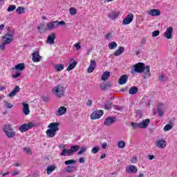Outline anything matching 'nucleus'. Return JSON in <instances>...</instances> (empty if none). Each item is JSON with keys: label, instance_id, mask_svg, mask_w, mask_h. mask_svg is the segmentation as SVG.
I'll return each instance as SVG.
<instances>
[{"label": "nucleus", "instance_id": "nucleus-20", "mask_svg": "<svg viewBox=\"0 0 177 177\" xmlns=\"http://www.w3.org/2000/svg\"><path fill=\"white\" fill-rule=\"evenodd\" d=\"M21 105L23 106V113L25 115H28L30 114V106L26 102H22Z\"/></svg>", "mask_w": 177, "mask_h": 177}, {"label": "nucleus", "instance_id": "nucleus-22", "mask_svg": "<svg viewBox=\"0 0 177 177\" xmlns=\"http://www.w3.org/2000/svg\"><path fill=\"white\" fill-rule=\"evenodd\" d=\"M95 68H96V61L95 60H91L90 66L87 69L88 73H93Z\"/></svg>", "mask_w": 177, "mask_h": 177}, {"label": "nucleus", "instance_id": "nucleus-19", "mask_svg": "<svg viewBox=\"0 0 177 177\" xmlns=\"http://www.w3.org/2000/svg\"><path fill=\"white\" fill-rule=\"evenodd\" d=\"M67 113V108L65 106H60L57 111L55 113L56 115L58 117H60L61 115H64V114H66Z\"/></svg>", "mask_w": 177, "mask_h": 177}, {"label": "nucleus", "instance_id": "nucleus-29", "mask_svg": "<svg viewBox=\"0 0 177 177\" xmlns=\"http://www.w3.org/2000/svg\"><path fill=\"white\" fill-rule=\"evenodd\" d=\"M24 68H25L24 63H20L17 66H15L13 68V70H16V71H23V70H24Z\"/></svg>", "mask_w": 177, "mask_h": 177}, {"label": "nucleus", "instance_id": "nucleus-17", "mask_svg": "<svg viewBox=\"0 0 177 177\" xmlns=\"http://www.w3.org/2000/svg\"><path fill=\"white\" fill-rule=\"evenodd\" d=\"M126 172H128V174H136L138 168L135 165H130L126 168Z\"/></svg>", "mask_w": 177, "mask_h": 177}, {"label": "nucleus", "instance_id": "nucleus-48", "mask_svg": "<svg viewBox=\"0 0 177 177\" xmlns=\"http://www.w3.org/2000/svg\"><path fill=\"white\" fill-rule=\"evenodd\" d=\"M131 126L134 129L136 128H140V123L131 122Z\"/></svg>", "mask_w": 177, "mask_h": 177}, {"label": "nucleus", "instance_id": "nucleus-23", "mask_svg": "<svg viewBox=\"0 0 177 177\" xmlns=\"http://www.w3.org/2000/svg\"><path fill=\"white\" fill-rule=\"evenodd\" d=\"M148 13L149 16H153V17H156V16H160V15H161V12L158 9H151Z\"/></svg>", "mask_w": 177, "mask_h": 177}, {"label": "nucleus", "instance_id": "nucleus-40", "mask_svg": "<svg viewBox=\"0 0 177 177\" xmlns=\"http://www.w3.org/2000/svg\"><path fill=\"white\" fill-rule=\"evenodd\" d=\"M14 10H16V5H10L7 8L8 12H13Z\"/></svg>", "mask_w": 177, "mask_h": 177}, {"label": "nucleus", "instance_id": "nucleus-55", "mask_svg": "<svg viewBox=\"0 0 177 177\" xmlns=\"http://www.w3.org/2000/svg\"><path fill=\"white\" fill-rule=\"evenodd\" d=\"M7 45L5 42L2 41V44H0V50H4L6 46Z\"/></svg>", "mask_w": 177, "mask_h": 177}, {"label": "nucleus", "instance_id": "nucleus-44", "mask_svg": "<svg viewBox=\"0 0 177 177\" xmlns=\"http://www.w3.org/2000/svg\"><path fill=\"white\" fill-rule=\"evenodd\" d=\"M69 12L71 15V16H74V15H77V9H75L74 8H71L69 9Z\"/></svg>", "mask_w": 177, "mask_h": 177}, {"label": "nucleus", "instance_id": "nucleus-14", "mask_svg": "<svg viewBox=\"0 0 177 177\" xmlns=\"http://www.w3.org/2000/svg\"><path fill=\"white\" fill-rule=\"evenodd\" d=\"M77 67V61L74 59V58H71L70 59V64L67 67V71H71V70H74Z\"/></svg>", "mask_w": 177, "mask_h": 177}, {"label": "nucleus", "instance_id": "nucleus-15", "mask_svg": "<svg viewBox=\"0 0 177 177\" xmlns=\"http://www.w3.org/2000/svg\"><path fill=\"white\" fill-rule=\"evenodd\" d=\"M118 16H120V12L118 11H113L109 12L107 15L109 19L111 20H115V19H118Z\"/></svg>", "mask_w": 177, "mask_h": 177}, {"label": "nucleus", "instance_id": "nucleus-30", "mask_svg": "<svg viewBox=\"0 0 177 177\" xmlns=\"http://www.w3.org/2000/svg\"><path fill=\"white\" fill-rule=\"evenodd\" d=\"M124 50H125V48L123 46L119 47V48L114 53L115 56H120V55L124 53Z\"/></svg>", "mask_w": 177, "mask_h": 177}, {"label": "nucleus", "instance_id": "nucleus-11", "mask_svg": "<svg viewBox=\"0 0 177 177\" xmlns=\"http://www.w3.org/2000/svg\"><path fill=\"white\" fill-rule=\"evenodd\" d=\"M13 41V34L7 33L3 36V42L6 44H9Z\"/></svg>", "mask_w": 177, "mask_h": 177}, {"label": "nucleus", "instance_id": "nucleus-6", "mask_svg": "<svg viewBox=\"0 0 177 177\" xmlns=\"http://www.w3.org/2000/svg\"><path fill=\"white\" fill-rule=\"evenodd\" d=\"M42 60V56L39 55V50H36L32 53V61L33 63H39Z\"/></svg>", "mask_w": 177, "mask_h": 177}, {"label": "nucleus", "instance_id": "nucleus-64", "mask_svg": "<svg viewBox=\"0 0 177 177\" xmlns=\"http://www.w3.org/2000/svg\"><path fill=\"white\" fill-rule=\"evenodd\" d=\"M3 28H5V25L4 24L0 25V31H2V30H3Z\"/></svg>", "mask_w": 177, "mask_h": 177}, {"label": "nucleus", "instance_id": "nucleus-52", "mask_svg": "<svg viewBox=\"0 0 177 177\" xmlns=\"http://www.w3.org/2000/svg\"><path fill=\"white\" fill-rule=\"evenodd\" d=\"M158 35H160V30H155L152 32V37H158Z\"/></svg>", "mask_w": 177, "mask_h": 177}, {"label": "nucleus", "instance_id": "nucleus-54", "mask_svg": "<svg viewBox=\"0 0 177 177\" xmlns=\"http://www.w3.org/2000/svg\"><path fill=\"white\" fill-rule=\"evenodd\" d=\"M66 25V22H64V21H57V27L58 28L59 26H64Z\"/></svg>", "mask_w": 177, "mask_h": 177}, {"label": "nucleus", "instance_id": "nucleus-43", "mask_svg": "<svg viewBox=\"0 0 177 177\" xmlns=\"http://www.w3.org/2000/svg\"><path fill=\"white\" fill-rule=\"evenodd\" d=\"M171 129H172V126L170 124H167L164 128H163V131H165V132H168V131H171Z\"/></svg>", "mask_w": 177, "mask_h": 177}, {"label": "nucleus", "instance_id": "nucleus-28", "mask_svg": "<svg viewBox=\"0 0 177 177\" xmlns=\"http://www.w3.org/2000/svg\"><path fill=\"white\" fill-rule=\"evenodd\" d=\"M56 168V165H48L46 169L47 175H50V174H52V172H53Z\"/></svg>", "mask_w": 177, "mask_h": 177}, {"label": "nucleus", "instance_id": "nucleus-16", "mask_svg": "<svg viewBox=\"0 0 177 177\" xmlns=\"http://www.w3.org/2000/svg\"><path fill=\"white\" fill-rule=\"evenodd\" d=\"M55 39H56V35L55 33H52L51 35L48 36L46 42L49 45H53L55 44Z\"/></svg>", "mask_w": 177, "mask_h": 177}, {"label": "nucleus", "instance_id": "nucleus-51", "mask_svg": "<svg viewBox=\"0 0 177 177\" xmlns=\"http://www.w3.org/2000/svg\"><path fill=\"white\" fill-rule=\"evenodd\" d=\"M105 38L108 40L111 39V38H113V32H109L108 34H106Z\"/></svg>", "mask_w": 177, "mask_h": 177}, {"label": "nucleus", "instance_id": "nucleus-27", "mask_svg": "<svg viewBox=\"0 0 177 177\" xmlns=\"http://www.w3.org/2000/svg\"><path fill=\"white\" fill-rule=\"evenodd\" d=\"M127 81H128V75H122L120 77L118 82L120 85H124V84H127Z\"/></svg>", "mask_w": 177, "mask_h": 177}, {"label": "nucleus", "instance_id": "nucleus-61", "mask_svg": "<svg viewBox=\"0 0 177 177\" xmlns=\"http://www.w3.org/2000/svg\"><path fill=\"white\" fill-rule=\"evenodd\" d=\"M107 147V143L104 142L102 144V149H106Z\"/></svg>", "mask_w": 177, "mask_h": 177}, {"label": "nucleus", "instance_id": "nucleus-18", "mask_svg": "<svg viewBox=\"0 0 177 177\" xmlns=\"http://www.w3.org/2000/svg\"><path fill=\"white\" fill-rule=\"evenodd\" d=\"M149 124H150V119H145L141 122H140V126L141 129H146L149 127Z\"/></svg>", "mask_w": 177, "mask_h": 177}, {"label": "nucleus", "instance_id": "nucleus-63", "mask_svg": "<svg viewBox=\"0 0 177 177\" xmlns=\"http://www.w3.org/2000/svg\"><path fill=\"white\" fill-rule=\"evenodd\" d=\"M5 89H6V87H5V86L0 85V91H5Z\"/></svg>", "mask_w": 177, "mask_h": 177}, {"label": "nucleus", "instance_id": "nucleus-46", "mask_svg": "<svg viewBox=\"0 0 177 177\" xmlns=\"http://www.w3.org/2000/svg\"><path fill=\"white\" fill-rule=\"evenodd\" d=\"M24 151H25V153H26V154H32V151L28 147H24Z\"/></svg>", "mask_w": 177, "mask_h": 177}, {"label": "nucleus", "instance_id": "nucleus-21", "mask_svg": "<svg viewBox=\"0 0 177 177\" xmlns=\"http://www.w3.org/2000/svg\"><path fill=\"white\" fill-rule=\"evenodd\" d=\"M156 146L158 149H165L167 147V142L164 140H158L156 141Z\"/></svg>", "mask_w": 177, "mask_h": 177}, {"label": "nucleus", "instance_id": "nucleus-13", "mask_svg": "<svg viewBox=\"0 0 177 177\" xmlns=\"http://www.w3.org/2000/svg\"><path fill=\"white\" fill-rule=\"evenodd\" d=\"M56 28H57V21L48 23L46 27V30H56Z\"/></svg>", "mask_w": 177, "mask_h": 177}, {"label": "nucleus", "instance_id": "nucleus-38", "mask_svg": "<svg viewBox=\"0 0 177 177\" xmlns=\"http://www.w3.org/2000/svg\"><path fill=\"white\" fill-rule=\"evenodd\" d=\"M118 147L119 149H124L125 147V141L120 140L118 142Z\"/></svg>", "mask_w": 177, "mask_h": 177}, {"label": "nucleus", "instance_id": "nucleus-3", "mask_svg": "<svg viewBox=\"0 0 177 177\" xmlns=\"http://www.w3.org/2000/svg\"><path fill=\"white\" fill-rule=\"evenodd\" d=\"M145 64L142 62H138V64L133 66L131 69V74H135L138 73L139 74H142V73L145 72Z\"/></svg>", "mask_w": 177, "mask_h": 177}, {"label": "nucleus", "instance_id": "nucleus-53", "mask_svg": "<svg viewBox=\"0 0 177 177\" xmlns=\"http://www.w3.org/2000/svg\"><path fill=\"white\" fill-rule=\"evenodd\" d=\"M74 46L76 48V50H80V49H81V43H76L75 44Z\"/></svg>", "mask_w": 177, "mask_h": 177}, {"label": "nucleus", "instance_id": "nucleus-34", "mask_svg": "<svg viewBox=\"0 0 177 177\" xmlns=\"http://www.w3.org/2000/svg\"><path fill=\"white\" fill-rule=\"evenodd\" d=\"M16 12L18 13V15H23L24 13H26V8L18 7L16 10Z\"/></svg>", "mask_w": 177, "mask_h": 177}, {"label": "nucleus", "instance_id": "nucleus-33", "mask_svg": "<svg viewBox=\"0 0 177 177\" xmlns=\"http://www.w3.org/2000/svg\"><path fill=\"white\" fill-rule=\"evenodd\" d=\"M129 95H136L138 93V87L132 86L129 91Z\"/></svg>", "mask_w": 177, "mask_h": 177}, {"label": "nucleus", "instance_id": "nucleus-62", "mask_svg": "<svg viewBox=\"0 0 177 177\" xmlns=\"http://www.w3.org/2000/svg\"><path fill=\"white\" fill-rule=\"evenodd\" d=\"M149 160H154V156L153 155H149L148 156Z\"/></svg>", "mask_w": 177, "mask_h": 177}, {"label": "nucleus", "instance_id": "nucleus-57", "mask_svg": "<svg viewBox=\"0 0 177 177\" xmlns=\"http://www.w3.org/2000/svg\"><path fill=\"white\" fill-rule=\"evenodd\" d=\"M21 75V73H17L15 75H12V78H19Z\"/></svg>", "mask_w": 177, "mask_h": 177}, {"label": "nucleus", "instance_id": "nucleus-45", "mask_svg": "<svg viewBox=\"0 0 177 177\" xmlns=\"http://www.w3.org/2000/svg\"><path fill=\"white\" fill-rule=\"evenodd\" d=\"M130 162L131 164H136L138 162V157L136 156H133L130 158Z\"/></svg>", "mask_w": 177, "mask_h": 177}, {"label": "nucleus", "instance_id": "nucleus-56", "mask_svg": "<svg viewBox=\"0 0 177 177\" xmlns=\"http://www.w3.org/2000/svg\"><path fill=\"white\" fill-rule=\"evenodd\" d=\"M92 103H93L92 100H88L87 102H86L87 107H91V106H92Z\"/></svg>", "mask_w": 177, "mask_h": 177}, {"label": "nucleus", "instance_id": "nucleus-24", "mask_svg": "<svg viewBox=\"0 0 177 177\" xmlns=\"http://www.w3.org/2000/svg\"><path fill=\"white\" fill-rule=\"evenodd\" d=\"M18 92H20V87L15 86L14 89L8 94L9 97H15Z\"/></svg>", "mask_w": 177, "mask_h": 177}, {"label": "nucleus", "instance_id": "nucleus-31", "mask_svg": "<svg viewBox=\"0 0 177 177\" xmlns=\"http://www.w3.org/2000/svg\"><path fill=\"white\" fill-rule=\"evenodd\" d=\"M109 77H110V72L109 71H105L101 77L102 81H107L109 80Z\"/></svg>", "mask_w": 177, "mask_h": 177}, {"label": "nucleus", "instance_id": "nucleus-60", "mask_svg": "<svg viewBox=\"0 0 177 177\" xmlns=\"http://www.w3.org/2000/svg\"><path fill=\"white\" fill-rule=\"evenodd\" d=\"M11 175H19V171H13L12 172H11Z\"/></svg>", "mask_w": 177, "mask_h": 177}, {"label": "nucleus", "instance_id": "nucleus-10", "mask_svg": "<svg viewBox=\"0 0 177 177\" xmlns=\"http://www.w3.org/2000/svg\"><path fill=\"white\" fill-rule=\"evenodd\" d=\"M174 32V28L169 27L166 29L165 32L163 33V36L166 39H172V34Z\"/></svg>", "mask_w": 177, "mask_h": 177}, {"label": "nucleus", "instance_id": "nucleus-59", "mask_svg": "<svg viewBox=\"0 0 177 177\" xmlns=\"http://www.w3.org/2000/svg\"><path fill=\"white\" fill-rule=\"evenodd\" d=\"M79 162H80V164H84V162H85V159H84V158H80L79 159Z\"/></svg>", "mask_w": 177, "mask_h": 177}, {"label": "nucleus", "instance_id": "nucleus-32", "mask_svg": "<svg viewBox=\"0 0 177 177\" xmlns=\"http://www.w3.org/2000/svg\"><path fill=\"white\" fill-rule=\"evenodd\" d=\"M37 30L40 34H42V32H45L46 28H45V25H44V24H40L37 26Z\"/></svg>", "mask_w": 177, "mask_h": 177}, {"label": "nucleus", "instance_id": "nucleus-5", "mask_svg": "<svg viewBox=\"0 0 177 177\" xmlns=\"http://www.w3.org/2000/svg\"><path fill=\"white\" fill-rule=\"evenodd\" d=\"M4 132L7 138H15L16 136V132L13 131V129L10 127V125L4 126Z\"/></svg>", "mask_w": 177, "mask_h": 177}, {"label": "nucleus", "instance_id": "nucleus-36", "mask_svg": "<svg viewBox=\"0 0 177 177\" xmlns=\"http://www.w3.org/2000/svg\"><path fill=\"white\" fill-rule=\"evenodd\" d=\"M55 68L56 71H62V70H64V64H60L55 65Z\"/></svg>", "mask_w": 177, "mask_h": 177}, {"label": "nucleus", "instance_id": "nucleus-47", "mask_svg": "<svg viewBox=\"0 0 177 177\" xmlns=\"http://www.w3.org/2000/svg\"><path fill=\"white\" fill-rule=\"evenodd\" d=\"M99 147H94L92 149H91V153H93V154H96V153H97L99 151Z\"/></svg>", "mask_w": 177, "mask_h": 177}, {"label": "nucleus", "instance_id": "nucleus-25", "mask_svg": "<svg viewBox=\"0 0 177 177\" xmlns=\"http://www.w3.org/2000/svg\"><path fill=\"white\" fill-rule=\"evenodd\" d=\"M114 122H115V118L114 117H108L104 120V124L107 126H110Z\"/></svg>", "mask_w": 177, "mask_h": 177}, {"label": "nucleus", "instance_id": "nucleus-9", "mask_svg": "<svg viewBox=\"0 0 177 177\" xmlns=\"http://www.w3.org/2000/svg\"><path fill=\"white\" fill-rule=\"evenodd\" d=\"M34 127V123L30 122L28 124H24L19 128L20 132H27L29 129H31Z\"/></svg>", "mask_w": 177, "mask_h": 177}, {"label": "nucleus", "instance_id": "nucleus-37", "mask_svg": "<svg viewBox=\"0 0 177 177\" xmlns=\"http://www.w3.org/2000/svg\"><path fill=\"white\" fill-rule=\"evenodd\" d=\"M3 105L6 109H12L13 107V104L7 101H3Z\"/></svg>", "mask_w": 177, "mask_h": 177}, {"label": "nucleus", "instance_id": "nucleus-7", "mask_svg": "<svg viewBox=\"0 0 177 177\" xmlns=\"http://www.w3.org/2000/svg\"><path fill=\"white\" fill-rule=\"evenodd\" d=\"M103 114H104L103 110H97L91 114L90 118L91 120H99Z\"/></svg>", "mask_w": 177, "mask_h": 177}, {"label": "nucleus", "instance_id": "nucleus-4", "mask_svg": "<svg viewBox=\"0 0 177 177\" xmlns=\"http://www.w3.org/2000/svg\"><path fill=\"white\" fill-rule=\"evenodd\" d=\"M79 149H80L79 145L71 146V149L69 150L64 148L61 153V156H71L72 153H75V151H77Z\"/></svg>", "mask_w": 177, "mask_h": 177}, {"label": "nucleus", "instance_id": "nucleus-39", "mask_svg": "<svg viewBox=\"0 0 177 177\" xmlns=\"http://www.w3.org/2000/svg\"><path fill=\"white\" fill-rule=\"evenodd\" d=\"M117 46H118V44H117V43H115V41L110 42L109 44V48L111 50L115 49V48H117Z\"/></svg>", "mask_w": 177, "mask_h": 177}, {"label": "nucleus", "instance_id": "nucleus-42", "mask_svg": "<svg viewBox=\"0 0 177 177\" xmlns=\"http://www.w3.org/2000/svg\"><path fill=\"white\" fill-rule=\"evenodd\" d=\"M77 161L75 160H68L64 162L65 165H71V164H75Z\"/></svg>", "mask_w": 177, "mask_h": 177}, {"label": "nucleus", "instance_id": "nucleus-49", "mask_svg": "<svg viewBox=\"0 0 177 177\" xmlns=\"http://www.w3.org/2000/svg\"><path fill=\"white\" fill-rule=\"evenodd\" d=\"M136 117H138V118H142V116L143 115L142 114V111H140V110H137L136 111Z\"/></svg>", "mask_w": 177, "mask_h": 177}, {"label": "nucleus", "instance_id": "nucleus-8", "mask_svg": "<svg viewBox=\"0 0 177 177\" xmlns=\"http://www.w3.org/2000/svg\"><path fill=\"white\" fill-rule=\"evenodd\" d=\"M167 109L168 106H167L165 104L160 103L158 105V113L160 117H162V115H164V113L167 111Z\"/></svg>", "mask_w": 177, "mask_h": 177}, {"label": "nucleus", "instance_id": "nucleus-58", "mask_svg": "<svg viewBox=\"0 0 177 177\" xmlns=\"http://www.w3.org/2000/svg\"><path fill=\"white\" fill-rule=\"evenodd\" d=\"M12 167H21V163L20 162H15L12 165Z\"/></svg>", "mask_w": 177, "mask_h": 177}, {"label": "nucleus", "instance_id": "nucleus-12", "mask_svg": "<svg viewBox=\"0 0 177 177\" xmlns=\"http://www.w3.org/2000/svg\"><path fill=\"white\" fill-rule=\"evenodd\" d=\"M133 21V14L129 13L123 20L122 24L124 26H128V24H131V23H132Z\"/></svg>", "mask_w": 177, "mask_h": 177}, {"label": "nucleus", "instance_id": "nucleus-35", "mask_svg": "<svg viewBox=\"0 0 177 177\" xmlns=\"http://www.w3.org/2000/svg\"><path fill=\"white\" fill-rule=\"evenodd\" d=\"M73 171H75V167L74 166H68L65 168L64 172H68V174H71Z\"/></svg>", "mask_w": 177, "mask_h": 177}, {"label": "nucleus", "instance_id": "nucleus-41", "mask_svg": "<svg viewBox=\"0 0 177 177\" xmlns=\"http://www.w3.org/2000/svg\"><path fill=\"white\" fill-rule=\"evenodd\" d=\"M113 107V104L111 102H106L104 104V109L105 110H110Z\"/></svg>", "mask_w": 177, "mask_h": 177}, {"label": "nucleus", "instance_id": "nucleus-26", "mask_svg": "<svg viewBox=\"0 0 177 177\" xmlns=\"http://www.w3.org/2000/svg\"><path fill=\"white\" fill-rule=\"evenodd\" d=\"M145 71L144 72V79L146 80V78H150L151 77V73H150V66H146L145 67Z\"/></svg>", "mask_w": 177, "mask_h": 177}, {"label": "nucleus", "instance_id": "nucleus-50", "mask_svg": "<svg viewBox=\"0 0 177 177\" xmlns=\"http://www.w3.org/2000/svg\"><path fill=\"white\" fill-rule=\"evenodd\" d=\"M85 151H86V148L85 147H82L80 148V151L78 152V154L81 155L83 153H85Z\"/></svg>", "mask_w": 177, "mask_h": 177}, {"label": "nucleus", "instance_id": "nucleus-1", "mask_svg": "<svg viewBox=\"0 0 177 177\" xmlns=\"http://www.w3.org/2000/svg\"><path fill=\"white\" fill-rule=\"evenodd\" d=\"M59 122H52L48 126V129L46 131L47 138H55L56 136V132L59 131Z\"/></svg>", "mask_w": 177, "mask_h": 177}, {"label": "nucleus", "instance_id": "nucleus-2", "mask_svg": "<svg viewBox=\"0 0 177 177\" xmlns=\"http://www.w3.org/2000/svg\"><path fill=\"white\" fill-rule=\"evenodd\" d=\"M52 91L56 97L60 99V97H63V96H64L66 88L62 84H58L53 88Z\"/></svg>", "mask_w": 177, "mask_h": 177}]
</instances>
